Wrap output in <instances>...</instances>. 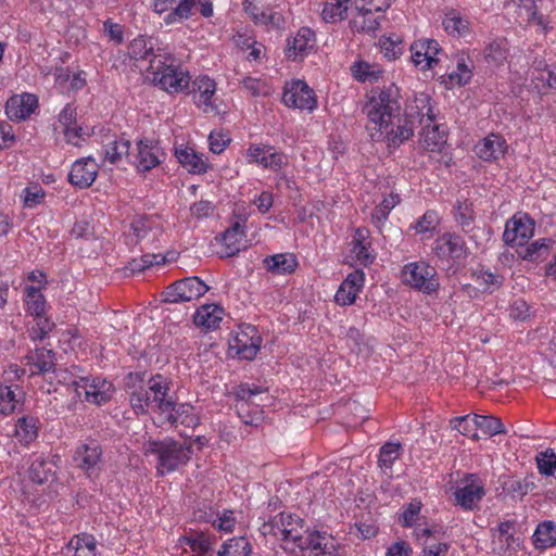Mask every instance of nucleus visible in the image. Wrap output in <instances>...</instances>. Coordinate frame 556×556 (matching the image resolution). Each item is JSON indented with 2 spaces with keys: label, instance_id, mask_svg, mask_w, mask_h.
I'll return each mask as SVG.
<instances>
[{
  "label": "nucleus",
  "instance_id": "f257e3e1",
  "mask_svg": "<svg viewBox=\"0 0 556 556\" xmlns=\"http://www.w3.org/2000/svg\"><path fill=\"white\" fill-rule=\"evenodd\" d=\"M176 402L175 394L170 393V381L163 375L151 376L144 388L132 391L129 404L136 415L155 414L160 424L164 418H170Z\"/></svg>",
  "mask_w": 556,
  "mask_h": 556
},
{
  "label": "nucleus",
  "instance_id": "f03ea898",
  "mask_svg": "<svg viewBox=\"0 0 556 556\" xmlns=\"http://www.w3.org/2000/svg\"><path fill=\"white\" fill-rule=\"evenodd\" d=\"M400 90L394 84H390L381 89L371 90L368 100L363 106L371 126H368L371 132L370 137L374 141H379L383 135V129L389 128L401 112Z\"/></svg>",
  "mask_w": 556,
  "mask_h": 556
},
{
  "label": "nucleus",
  "instance_id": "7ed1b4c3",
  "mask_svg": "<svg viewBox=\"0 0 556 556\" xmlns=\"http://www.w3.org/2000/svg\"><path fill=\"white\" fill-rule=\"evenodd\" d=\"M142 453L146 456L154 455L157 458V475L165 476L189 462L192 455V445L170 438L149 439L142 444Z\"/></svg>",
  "mask_w": 556,
  "mask_h": 556
},
{
  "label": "nucleus",
  "instance_id": "20e7f679",
  "mask_svg": "<svg viewBox=\"0 0 556 556\" xmlns=\"http://www.w3.org/2000/svg\"><path fill=\"white\" fill-rule=\"evenodd\" d=\"M147 71L148 77L155 86L172 94L185 91L191 80L189 72L177 64L169 52L151 59V65Z\"/></svg>",
  "mask_w": 556,
  "mask_h": 556
},
{
  "label": "nucleus",
  "instance_id": "39448f33",
  "mask_svg": "<svg viewBox=\"0 0 556 556\" xmlns=\"http://www.w3.org/2000/svg\"><path fill=\"white\" fill-rule=\"evenodd\" d=\"M260 531L264 536L270 535L280 541L281 547L290 553L296 552V544L303 543L305 534L304 520L291 513H280L265 521Z\"/></svg>",
  "mask_w": 556,
  "mask_h": 556
},
{
  "label": "nucleus",
  "instance_id": "423d86ee",
  "mask_svg": "<svg viewBox=\"0 0 556 556\" xmlns=\"http://www.w3.org/2000/svg\"><path fill=\"white\" fill-rule=\"evenodd\" d=\"M73 462L91 479H97L103 469V448L94 439L79 443L74 452Z\"/></svg>",
  "mask_w": 556,
  "mask_h": 556
},
{
  "label": "nucleus",
  "instance_id": "0eeeda50",
  "mask_svg": "<svg viewBox=\"0 0 556 556\" xmlns=\"http://www.w3.org/2000/svg\"><path fill=\"white\" fill-rule=\"evenodd\" d=\"M402 278L406 285L427 294L435 292L440 286L437 269L424 261L406 264Z\"/></svg>",
  "mask_w": 556,
  "mask_h": 556
},
{
  "label": "nucleus",
  "instance_id": "6e6552de",
  "mask_svg": "<svg viewBox=\"0 0 556 556\" xmlns=\"http://www.w3.org/2000/svg\"><path fill=\"white\" fill-rule=\"evenodd\" d=\"M208 287L197 276L187 277L169 285L162 293L165 303L191 302L208 291Z\"/></svg>",
  "mask_w": 556,
  "mask_h": 556
},
{
  "label": "nucleus",
  "instance_id": "1a4fd4ad",
  "mask_svg": "<svg viewBox=\"0 0 556 556\" xmlns=\"http://www.w3.org/2000/svg\"><path fill=\"white\" fill-rule=\"evenodd\" d=\"M79 383L76 395L92 405L106 404L115 393L113 383L102 377L84 376Z\"/></svg>",
  "mask_w": 556,
  "mask_h": 556
},
{
  "label": "nucleus",
  "instance_id": "9d476101",
  "mask_svg": "<svg viewBox=\"0 0 556 556\" xmlns=\"http://www.w3.org/2000/svg\"><path fill=\"white\" fill-rule=\"evenodd\" d=\"M247 157L250 164H257L273 172H279L288 164L287 155L270 144L251 143L247 149Z\"/></svg>",
  "mask_w": 556,
  "mask_h": 556
},
{
  "label": "nucleus",
  "instance_id": "9b49d317",
  "mask_svg": "<svg viewBox=\"0 0 556 556\" xmlns=\"http://www.w3.org/2000/svg\"><path fill=\"white\" fill-rule=\"evenodd\" d=\"M484 495L485 489L483 483L472 473L466 475V477L459 481L454 492L456 504L466 510L478 508Z\"/></svg>",
  "mask_w": 556,
  "mask_h": 556
},
{
  "label": "nucleus",
  "instance_id": "f8f14e48",
  "mask_svg": "<svg viewBox=\"0 0 556 556\" xmlns=\"http://www.w3.org/2000/svg\"><path fill=\"white\" fill-rule=\"evenodd\" d=\"M282 101L288 108L307 110L309 112L317 106L315 93L304 80H294L287 84Z\"/></svg>",
  "mask_w": 556,
  "mask_h": 556
},
{
  "label": "nucleus",
  "instance_id": "ddd939ff",
  "mask_svg": "<svg viewBox=\"0 0 556 556\" xmlns=\"http://www.w3.org/2000/svg\"><path fill=\"white\" fill-rule=\"evenodd\" d=\"M302 540L303 543L296 544V549L303 552V556H337V543L326 533L306 530Z\"/></svg>",
  "mask_w": 556,
  "mask_h": 556
},
{
  "label": "nucleus",
  "instance_id": "4468645a",
  "mask_svg": "<svg viewBox=\"0 0 556 556\" xmlns=\"http://www.w3.org/2000/svg\"><path fill=\"white\" fill-rule=\"evenodd\" d=\"M534 220L528 215H514L505 225L503 240L508 245L522 247L534 235Z\"/></svg>",
  "mask_w": 556,
  "mask_h": 556
},
{
  "label": "nucleus",
  "instance_id": "2eb2a0df",
  "mask_svg": "<svg viewBox=\"0 0 556 556\" xmlns=\"http://www.w3.org/2000/svg\"><path fill=\"white\" fill-rule=\"evenodd\" d=\"M412 61L420 71L431 70L437 65V55L442 51L440 45L432 38H420L410 45Z\"/></svg>",
  "mask_w": 556,
  "mask_h": 556
},
{
  "label": "nucleus",
  "instance_id": "dca6fc26",
  "mask_svg": "<svg viewBox=\"0 0 556 556\" xmlns=\"http://www.w3.org/2000/svg\"><path fill=\"white\" fill-rule=\"evenodd\" d=\"M433 251L441 260H462L468 254L464 239L451 232H445L434 241Z\"/></svg>",
  "mask_w": 556,
  "mask_h": 556
},
{
  "label": "nucleus",
  "instance_id": "f3484780",
  "mask_svg": "<svg viewBox=\"0 0 556 556\" xmlns=\"http://www.w3.org/2000/svg\"><path fill=\"white\" fill-rule=\"evenodd\" d=\"M404 114L410 119H415L417 126L430 127L435 121V114L431 103V98L427 93H418L409 100L405 106Z\"/></svg>",
  "mask_w": 556,
  "mask_h": 556
},
{
  "label": "nucleus",
  "instance_id": "a211bd4d",
  "mask_svg": "<svg viewBox=\"0 0 556 556\" xmlns=\"http://www.w3.org/2000/svg\"><path fill=\"white\" fill-rule=\"evenodd\" d=\"M392 127L389 130L383 129V135L380 140H386L389 148H397L414 136L417 124L415 119H410L408 116L399 114L394 117Z\"/></svg>",
  "mask_w": 556,
  "mask_h": 556
},
{
  "label": "nucleus",
  "instance_id": "6ab92c4d",
  "mask_svg": "<svg viewBox=\"0 0 556 556\" xmlns=\"http://www.w3.org/2000/svg\"><path fill=\"white\" fill-rule=\"evenodd\" d=\"M137 150L135 165L139 172H149L162 163L164 153L157 142L141 139L137 142Z\"/></svg>",
  "mask_w": 556,
  "mask_h": 556
},
{
  "label": "nucleus",
  "instance_id": "aec40b11",
  "mask_svg": "<svg viewBox=\"0 0 556 556\" xmlns=\"http://www.w3.org/2000/svg\"><path fill=\"white\" fill-rule=\"evenodd\" d=\"M98 164L92 157L77 160L68 174V181L80 189L88 188L96 180Z\"/></svg>",
  "mask_w": 556,
  "mask_h": 556
},
{
  "label": "nucleus",
  "instance_id": "412c9836",
  "mask_svg": "<svg viewBox=\"0 0 556 556\" xmlns=\"http://www.w3.org/2000/svg\"><path fill=\"white\" fill-rule=\"evenodd\" d=\"M356 13L353 14L349 24L351 30L354 33H371L376 31L380 27V23L383 20V15L378 14L371 7H355Z\"/></svg>",
  "mask_w": 556,
  "mask_h": 556
},
{
  "label": "nucleus",
  "instance_id": "4be33fe9",
  "mask_svg": "<svg viewBox=\"0 0 556 556\" xmlns=\"http://www.w3.org/2000/svg\"><path fill=\"white\" fill-rule=\"evenodd\" d=\"M506 150V140L496 134H490L481 141H479L475 147L476 154L481 160L486 162L496 161L504 156Z\"/></svg>",
  "mask_w": 556,
  "mask_h": 556
},
{
  "label": "nucleus",
  "instance_id": "5701e85b",
  "mask_svg": "<svg viewBox=\"0 0 556 556\" xmlns=\"http://www.w3.org/2000/svg\"><path fill=\"white\" fill-rule=\"evenodd\" d=\"M55 467L51 459L42 455L36 456L29 465L27 477L33 483L43 485L54 480Z\"/></svg>",
  "mask_w": 556,
  "mask_h": 556
},
{
  "label": "nucleus",
  "instance_id": "b1692460",
  "mask_svg": "<svg viewBox=\"0 0 556 556\" xmlns=\"http://www.w3.org/2000/svg\"><path fill=\"white\" fill-rule=\"evenodd\" d=\"M535 479L533 473L527 475L523 479L506 476L501 478V486L506 495L521 500L536 488Z\"/></svg>",
  "mask_w": 556,
  "mask_h": 556
},
{
  "label": "nucleus",
  "instance_id": "393cba45",
  "mask_svg": "<svg viewBox=\"0 0 556 556\" xmlns=\"http://www.w3.org/2000/svg\"><path fill=\"white\" fill-rule=\"evenodd\" d=\"M97 540L92 534L79 533L74 535L63 548V556H97Z\"/></svg>",
  "mask_w": 556,
  "mask_h": 556
},
{
  "label": "nucleus",
  "instance_id": "a878e982",
  "mask_svg": "<svg viewBox=\"0 0 556 556\" xmlns=\"http://www.w3.org/2000/svg\"><path fill=\"white\" fill-rule=\"evenodd\" d=\"M153 39L154 37H135L128 46L129 56L135 60L149 61V65H151V59L165 52L161 48L155 49Z\"/></svg>",
  "mask_w": 556,
  "mask_h": 556
},
{
  "label": "nucleus",
  "instance_id": "bb28decb",
  "mask_svg": "<svg viewBox=\"0 0 556 556\" xmlns=\"http://www.w3.org/2000/svg\"><path fill=\"white\" fill-rule=\"evenodd\" d=\"M37 106V99L31 94L22 97H12L5 105V113L10 119H25L34 112Z\"/></svg>",
  "mask_w": 556,
  "mask_h": 556
},
{
  "label": "nucleus",
  "instance_id": "cd10ccee",
  "mask_svg": "<svg viewBox=\"0 0 556 556\" xmlns=\"http://www.w3.org/2000/svg\"><path fill=\"white\" fill-rule=\"evenodd\" d=\"M31 374L50 372L55 367V353L51 349L39 348L26 355Z\"/></svg>",
  "mask_w": 556,
  "mask_h": 556
},
{
  "label": "nucleus",
  "instance_id": "c85d7f7f",
  "mask_svg": "<svg viewBox=\"0 0 556 556\" xmlns=\"http://www.w3.org/2000/svg\"><path fill=\"white\" fill-rule=\"evenodd\" d=\"M224 309L216 304H204L193 315L195 326L206 330L215 329L223 320Z\"/></svg>",
  "mask_w": 556,
  "mask_h": 556
},
{
  "label": "nucleus",
  "instance_id": "c756f323",
  "mask_svg": "<svg viewBox=\"0 0 556 556\" xmlns=\"http://www.w3.org/2000/svg\"><path fill=\"white\" fill-rule=\"evenodd\" d=\"M316 37H288L285 54L289 60L302 61L315 51Z\"/></svg>",
  "mask_w": 556,
  "mask_h": 556
},
{
  "label": "nucleus",
  "instance_id": "7c9ffc66",
  "mask_svg": "<svg viewBox=\"0 0 556 556\" xmlns=\"http://www.w3.org/2000/svg\"><path fill=\"white\" fill-rule=\"evenodd\" d=\"M173 416L170 418H164L161 425H170L177 426L178 424L188 427L195 428L200 424V418L194 412V407L188 403H177L174 404V409L172 412Z\"/></svg>",
  "mask_w": 556,
  "mask_h": 556
},
{
  "label": "nucleus",
  "instance_id": "2f4dec72",
  "mask_svg": "<svg viewBox=\"0 0 556 556\" xmlns=\"http://www.w3.org/2000/svg\"><path fill=\"white\" fill-rule=\"evenodd\" d=\"M178 162L192 174H202L207 169V162L203 154L197 153L192 148L185 147L176 150Z\"/></svg>",
  "mask_w": 556,
  "mask_h": 556
},
{
  "label": "nucleus",
  "instance_id": "473e14b6",
  "mask_svg": "<svg viewBox=\"0 0 556 556\" xmlns=\"http://www.w3.org/2000/svg\"><path fill=\"white\" fill-rule=\"evenodd\" d=\"M299 263L292 253H279L264 260L266 269L275 275H287L295 271Z\"/></svg>",
  "mask_w": 556,
  "mask_h": 556
},
{
  "label": "nucleus",
  "instance_id": "72a5a7b5",
  "mask_svg": "<svg viewBox=\"0 0 556 556\" xmlns=\"http://www.w3.org/2000/svg\"><path fill=\"white\" fill-rule=\"evenodd\" d=\"M553 240L549 238H541L530 244L522 245L517 251L519 257L530 262H542L549 255L551 245Z\"/></svg>",
  "mask_w": 556,
  "mask_h": 556
},
{
  "label": "nucleus",
  "instance_id": "f704fd0d",
  "mask_svg": "<svg viewBox=\"0 0 556 556\" xmlns=\"http://www.w3.org/2000/svg\"><path fill=\"white\" fill-rule=\"evenodd\" d=\"M261 346V338L258 336L249 337L248 333H239L236 336L230 348L236 350L237 355L242 359H253Z\"/></svg>",
  "mask_w": 556,
  "mask_h": 556
},
{
  "label": "nucleus",
  "instance_id": "c9c22d12",
  "mask_svg": "<svg viewBox=\"0 0 556 556\" xmlns=\"http://www.w3.org/2000/svg\"><path fill=\"white\" fill-rule=\"evenodd\" d=\"M533 544L535 548L545 549L556 545V523L552 520H545L536 526L533 533Z\"/></svg>",
  "mask_w": 556,
  "mask_h": 556
},
{
  "label": "nucleus",
  "instance_id": "e433bc0d",
  "mask_svg": "<svg viewBox=\"0 0 556 556\" xmlns=\"http://www.w3.org/2000/svg\"><path fill=\"white\" fill-rule=\"evenodd\" d=\"M193 86L194 90L199 93L195 103L203 105L205 112L208 109H213L211 100L216 90L215 81L207 76H200L193 81Z\"/></svg>",
  "mask_w": 556,
  "mask_h": 556
},
{
  "label": "nucleus",
  "instance_id": "4c0bfd02",
  "mask_svg": "<svg viewBox=\"0 0 556 556\" xmlns=\"http://www.w3.org/2000/svg\"><path fill=\"white\" fill-rule=\"evenodd\" d=\"M244 11L249 14L256 24L271 25L273 28H268L267 31L274 30V26L278 25L282 20L279 13H266L256 3L255 0H245Z\"/></svg>",
  "mask_w": 556,
  "mask_h": 556
},
{
  "label": "nucleus",
  "instance_id": "58836bf2",
  "mask_svg": "<svg viewBox=\"0 0 556 556\" xmlns=\"http://www.w3.org/2000/svg\"><path fill=\"white\" fill-rule=\"evenodd\" d=\"M130 141L124 138L114 139L103 146L104 160L117 164L124 156L129 155Z\"/></svg>",
  "mask_w": 556,
  "mask_h": 556
},
{
  "label": "nucleus",
  "instance_id": "ea45409f",
  "mask_svg": "<svg viewBox=\"0 0 556 556\" xmlns=\"http://www.w3.org/2000/svg\"><path fill=\"white\" fill-rule=\"evenodd\" d=\"M252 546L247 538L238 536L226 541L217 552L218 556H250Z\"/></svg>",
  "mask_w": 556,
  "mask_h": 556
},
{
  "label": "nucleus",
  "instance_id": "a19ab883",
  "mask_svg": "<svg viewBox=\"0 0 556 556\" xmlns=\"http://www.w3.org/2000/svg\"><path fill=\"white\" fill-rule=\"evenodd\" d=\"M38 420L31 416L21 417L15 426V435L25 444L33 442L38 437Z\"/></svg>",
  "mask_w": 556,
  "mask_h": 556
},
{
  "label": "nucleus",
  "instance_id": "79ce46f5",
  "mask_svg": "<svg viewBox=\"0 0 556 556\" xmlns=\"http://www.w3.org/2000/svg\"><path fill=\"white\" fill-rule=\"evenodd\" d=\"M26 311L31 316H39L46 313V299L40 290L34 286L25 288Z\"/></svg>",
  "mask_w": 556,
  "mask_h": 556
},
{
  "label": "nucleus",
  "instance_id": "37998d69",
  "mask_svg": "<svg viewBox=\"0 0 556 556\" xmlns=\"http://www.w3.org/2000/svg\"><path fill=\"white\" fill-rule=\"evenodd\" d=\"M16 391L17 386H0V414L9 415L15 410L20 403Z\"/></svg>",
  "mask_w": 556,
  "mask_h": 556
},
{
  "label": "nucleus",
  "instance_id": "c03bdc74",
  "mask_svg": "<svg viewBox=\"0 0 556 556\" xmlns=\"http://www.w3.org/2000/svg\"><path fill=\"white\" fill-rule=\"evenodd\" d=\"M350 0H328L323 9L321 16L327 23L341 21L348 11Z\"/></svg>",
  "mask_w": 556,
  "mask_h": 556
},
{
  "label": "nucleus",
  "instance_id": "a18cd8bd",
  "mask_svg": "<svg viewBox=\"0 0 556 556\" xmlns=\"http://www.w3.org/2000/svg\"><path fill=\"white\" fill-rule=\"evenodd\" d=\"M444 30L448 35H463L471 31L469 21L463 18L457 12L451 11L447 13L442 22Z\"/></svg>",
  "mask_w": 556,
  "mask_h": 556
},
{
  "label": "nucleus",
  "instance_id": "49530a36",
  "mask_svg": "<svg viewBox=\"0 0 556 556\" xmlns=\"http://www.w3.org/2000/svg\"><path fill=\"white\" fill-rule=\"evenodd\" d=\"M388 60H396L403 54V41L401 37H379L376 43Z\"/></svg>",
  "mask_w": 556,
  "mask_h": 556
},
{
  "label": "nucleus",
  "instance_id": "de8ad7c7",
  "mask_svg": "<svg viewBox=\"0 0 556 556\" xmlns=\"http://www.w3.org/2000/svg\"><path fill=\"white\" fill-rule=\"evenodd\" d=\"M476 282L484 292H494L500 289L504 282V277L489 270H477L475 274Z\"/></svg>",
  "mask_w": 556,
  "mask_h": 556
},
{
  "label": "nucleus",
  "instance_id": "09e8293b",
  "mask_svg": "<svg viewBox=\"0 0 556 556\" xmlns=\"http://www.w3.org/2000/svg\"><path fill=\"white\" fill-rule=\"evenodd\" d=\"M402 445L399 442L384 443L379 453V466L383 469H391L394 462L401 456Z\"/></svg>",
  "mask_w": 556,
  "mask_h": 556
},
{
  "label": "nucleus",
  "instance_id": "8fccbe9b",
  "mask_svg": "<svg viewBox=\"0 0 556 556\" xmlns=\"http://www.w3.org/2000/svg\"><path fill=\"white\" fill-rule=\"evenodd\" d=\"M477 430H481L484 434L493 437L505 433V428L501 419L493 416H483L475 414Z\"/></svg>",
  "mask_w": 556,
  "mask_h": 556
},
{
  "label": "nucleus",
  "instance_id": "3c124183",
  "mask_svg": "<svg viewBox=\"0 0 556 556\" xmlns=\"http://www.w3.org/2000/svg\"><path fill=\"white\" fill-rule=\"evenodd\" d=\"M54 321L45 314L35 316V324L28 330L29 338L33 341H41L54 329Z\"/></svg>",
  "mask_w": 556,
  "mask_h": 556
},
{
  "label": "nucleus",
  "instance_id": "603ef678",
  "mask_svg": "<svg viewBox=\"0 0 556 556\" xmlns=\"http://www.w3.org/2000/svg\"><path fill=\"white\" fill-rule=\"evenodd\" d=\"M181 543L188 545L193 552L204 555L212 549L213 542L204 532H195L191 535L184 536Z\"/></svg>",
  "mask_w": 556,
  "mask_h": 556
},
{
  "label": "nucleus",
  "instance_id": "864d4df0",
  "mask_svg": "<svg viewBox=\"0 0 556 556\" xmlns=\"http://www.w3.org/2000/svg\"><path fill=\"white\" fill-rule=\"evenodd\" d=\"M197 3L199 0H181L179 4L167 14L164 21L167 24L180 22L195 13Z\"/></svg>",
  "mask_w": 556,
  "mask_h": 556
},
{
  "label": "nucleus",
  "instance_id": "5fc2aeb1",
  "mask_svg": "<svg viewBox=\"0 0 556 556\" xmlns=\"http://www.w3.org/2000/svg\"><path fill=\"white\" fill-rule=\"evenodd\" d=\"M538 470L545 477L554 476L556 470V453L553 448L539 452L535 456Z\"/></svg>",
  "mask_w": 556,
  "mask_h": 556
},
{
  "label": "nucleus",
  "instance_id": "6e6d98bb",
  "mask_svg": "<svg viewBox=\"0 0 556 556\" xmlns=\"http://www.w3.org/2000/svg\"><path fill=\"white\" fill-rule=\"evenodd\" d=\"M451 425L453 429H456L460 434L473 440H479L475 415L455 417L451 420Z\"/></svg>",
  "mask_w": 556,
  "mask_h": 556
},
{
  "label": "nucleus",
  "instance_id": "4d7b16f0",
  "mask_svg": "<svg viewBox=\"0 0 556 556\" xmlns=\"http://www.w3.org/2000/svg\"><path fill=\"white\" fill-rule=\"evenodd\" d=\"M420 128V136L424 137V142L427 149L433 151L445 141L444 132L440 130L439 125L434 122L430 127H426V125H424Z\"/></svg>",
  "mask_w": 556,
  "mask_h": 556
},
{
  "label": "nucleus",
  "instance_id": "13d9d810",
  "mask_svg": "<svg viewBox=\"0 0 556 556\" xmlns=\"http://www.w3.org/2000/svg\"><path fill=\"white\" fill-rule=\"evenodd\" d=\"M421 506L419 500L415 498L409 502L403 507V511L399 516V522L405 528L413 527L420 515Z\"/></svg>",
  "mask_w": 556,
  "mask_h": 556
},
{
  "label": "nucleus",
  "instance_id": "bf43d9fd",
  "mask_svg": "<svg viewBox=\"0 0 556 556\" xmlns=\"http://www.w3.org/2000/svg\"><path fill=\"white\" fill-rule=\"evenodd\" d=\"M521 5L527 9V13L529 14L528 23L529 25L538 26L535 31H552L553 27L548 26V23L545 21L544 16L539 14L536 11H531V7L535 4L538 0H518Z\"/></svg>",
  "mask_w": 556,
  "mask_h": 556
},
{
  "label": "nucleus",
  "instance_id": "052dcab7",
  "mask_svg": "<svg viewBox=\"0 0 556 556\" xmlns=\"http://www.w3.org/2000/svg\"><path fill=\"white\" fill-rule=\"evenodd\" d=\"M472 72L464 60L457 62L456 68L447 74V81L453 86H463L469 83Z\"/></svg>",
  "mask_w": 556,
  "mask_h": 556
},
{
  "label": "nucleus",
  "instance_id": "680f3d73",
  "mask_svg": "<svg viewBox=\"0 0 556 556\" xmlns=\"http://www.w3.org/2000/svg\"><path fill=\"white\" fill-rule=\"evenodd\" d=\"M439 223L440 218L438 213L433 210H428L419 219H417L412 228L418 233L432 232L435 230Z\"/></svg>",
  "mask_w": 556,
  "mask_h": 556
},
{
  "label": "nucleus",
  "instance_id": "e2e57ef3",
  "mask_svg": "<svg viewBox=\"0 0 556 556\" xmlns=\"http://www.w3.org/2000/svg\"><path fill=\"white\" fill-rule=\"evenodd\" d=\"M76 370H79L78 367H73V370H68L67 368H55L52 370L55 379L59 383L67 384L74 388L75 393L77 394L79 382H81V378L84 376H79L76 374Z\"/></svg>",
  "mask_w": 556,
  "mask_h": 556
},
{
  "label": "nucleus",
  "instance_id": "0e129e2a",
  "mask_svg": "<svg viewBox=\"0 0 556 556\" xmlns=\"http://www.w3.org/2000/svg\"><path fill=\"white\" fill-rule=\"evenodd\" d=\"M484 55L489 63L494 62L495 64H501L506 60L505 38H500V40L490 43L484 50Z\"/></svg>",
  "mask_w": 556,
  "mask_h": 556
},
{
  "label": "nucleus",
  "instance_id": "69168bd1",
  "mask_svg": "<svg viewBox=\"0 0 556 556\" xmlns=\"http://www.w3.org/2000/svg\"><path fill=\"white\" fill-rule=\"evenodd\" d=\"M242 87L252 97H264L269 93V87L265 80L254 77H244L241 80Z\"/></svg>",
  "mask_w": 556,
  "mask_h": 556
},
{
  "label": "nucleus",
  "instance_id": "338daca9",
  "mask_svg": "<svg viewBox=\"0 0 556 556\" xmlns=\"http://www.w3.org/2000/svg\"><path fill=\"white\" fill-rule=\"evenodd\" d=\"M266 389H263L258 386H250L248 383H241L240 386L236 387L233 389V395L236 399L240 402H242V405L240 409L243 408V403H249L252 401V399L263 392H265Z\"/></svg>",
  "mask_w": 556,
  "mask_h": 556
},
{
  "label": "nucleus",
  "instance_id": "774afa93",
  "mask_svg": "<svg viewBox=\"0 0 556 556\" xmlns=\"http://www.w3.org/2000/svg\"><path fill=\"white\" fill-rule=\"evenodd\" d=\"M455 219L464 230H467L473 222V212L470 204L457 201L455 206Z\"/></svg>",
  "mask_w": 556,
  "mask_h": 556
}]
</instances>
